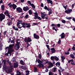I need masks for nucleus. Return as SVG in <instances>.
<instances>
[{"label":"nucleus","mask_w":75,"mask_h":75,"mask_svg":"<svg viewBox=\"0 0 75 75\" xmlns=\"http://www.w3.org/2000/svg\"><path fill=\"white\" fill-rule=\"evenodd\" d=\"M4 41L3 40V38L1 39L0 40V45H2V43Z\"/></svg>","instance_id":"nucleus-31"},{"label":"nucleus","mask_w":75,"mask_h":75,"mask_svg":"<svg viewBox=\"0 0 75 75\" xmlns=\"http://www.w3.org/2000/svg\"><path fill=\"white\" fill-rule=\"evenodd\" d=\"M5 15L3 13L0 14V21L1 22L3 20L5 19Z\"/></svg>","instance_id":"nucleus-6"},{"label":"nucleus","mask_w":75,"mask_h":75,"mask_svg":"<svg viewBox=\"0 0 75 75\" xmlns=\"http://www.w3.org/2000/svg\"><path fill=\"white\" fill-rule=\"evenodd\" d=\"M71 62V63L72 65H75V62H74V60H73V59H71L69 60L68 61V63H69H69H70Z\"/></svg>","instance_id":"nucleus-10"},{"label":"nucleus","mask_w":75,"mask_h":75,"mask_svg":"<svg viewBox=\"0 0 75 75\" xmlns=\"http://www.w3.org/2000/svg\"><path fill=\"white\" fill-rule=\"evenodd\" d=\"M1 8L2 11H3L4 10V5H2L1 6Z\"/></svg>","instance_id":"nucleus-32"},{"label":"nucleus","mask_w":75,"mask_h":75,"mask_svg":"<svg viewBox=\"0 0 75 75\" xmlns=\"http://www.w3.org/2000/svg\"><path fill=\"white\" fill-rule=\"evenodd\" d=\"M37 61L38 64H41V63H42V62L41 61V60H40L39 59H38L37 60Z\"/></svg>","instance_id":"nucleus-33"},{"label":"nucleus","mask_w":75,"mask_h":75,"mask_svg":"<svg viewBox=\"0 0 75 75\" xmlns=\"http://www.w3.org/2000/svg\"><path fill=\"white\" fill-rule=\"evenodd\" d=\"M61 21L62 23H63V24H65L66 21L64 20H61Z\"/></svg>","instance_id":"nucleus-40"},{"label":"nucleus","mask_w":75,"mask_h":75,"mask_svg":"<svg viewBox=\"0 0 75 75\" xmlns=\"http://www.w3.org/2000/svg\"><path fill=\"white\" fill-rule=\"evenodd\" d=\"M48 3H50L51 4H52V1L51 0H47Z\"/></svg>","instance_id":"nucleus-23"},{"label":"nucleus","mask_w":75,"mask_h":75,"mask_svg":"<svg viewBox=\"0 0 75 75\" xmlns=\"http://www.w3.org/2000/svg\"><path fill=\"white\" fill-rule=\"evenodd\" d=\"M65 34H64V33H63L61 35H59V36L61 37V39H62V38H64L65 37Z\"/></svg>","instance_id":"nucleus-16"},{"label":"nucleus","mask_w":75,"mask_h":75,"mask_svg":"<svg viewBox=\"0 0 75 75\" xmlns=\"http://www.w3.org/2000/svg\"><path fill=\"white\" fill-rule=\"evenodd\" d=\"M34 72H37V67H34Z\"/></svg>","instance_id":"nucleus-34"},{"label":"nucleus","mask_w":75,"mask_h":75,"mask_svg":"<svg viewBox=\"0 0 75 75\" xmlns=\"http://www.w3.org/2000/svg\"><path fill=\"white\" fill-rule=\"evenodd\" d=\"M56 25V27L57 26V27H58L59 28V27H60V26H61V24H58Z\"/></svg>","instance_id":"nucleus-45"},{"label":"nucleus","mask_w":75,"mask_h":75,"mask_svg":"<svg viewBox=\"0 0 75 75\" xmlns=\"http://www.w3.org/2000/svg\"><path fill=\"white\" fill-rule=\"evenodd\" d=\"M6 61L4 59L2 61V64L3 63L4 65L3 66V68L4 69V67H6Z\"/></svg>","instance_id":"nucleus-15"},{"label":"nucleus","mask_w":75,"mask_h":75,"mask_svg":"<svg viewBox=\"0 0 75 75\" xmlns=\"http://www.w3.org/2000/svg\"><path fill=\"white\" fill-rule=\"evenodd\" d=\"M3 34H4V35L5 36V37H8L7 34V31H5L3 33Z\"/></svg>","instance_id":"nucleus-22"},{"label":"nucleus","mask_w":75,"mask_h":75,"mask_svg":"<svg viewBox=\"0 0 75 75\" xmlns=\"http://www.w3.org/2000/svg\"><path fill=\"white\" fill-rule=\"evenodd\" d=\"M51 27H54H54H56V24H52L51 25Z\"/></svg>","instance_id":"nucleus-53"},{"label":"nucleus","mask_w":75,"mask_h":75,"mask_svg":"<svg viewBox=\"0 0 75 75\" xmlns=\"http://www.w3.org/2000/svg\"><path fill=\"white\" fill-rule=\"evenodd\" d=\"M69 56L73 59H74V58H75V56L73 54H70Z\"/></svg>","instance_id":"nucleus-24"},{"label":"nucleus","mask_w":75,"mask_h":75,"mask_svg":"<svg viewBox=\"0 0 75 75\" xmlns=\"http://www.w3.org/2000/svg\"><path fill=\"white\" fill-rule=\"evenodd\" d=\"M14 44L10 45L9 47H7L5 48V50H7V49H8V52L11 54V52L13 51V46H14Z\"/></svg>","instance_id":"nucleus-2"},{"label":"nucleus","mask_w":75,"mask_h":75,"mask_svg":"<svg viewBox=\"0 0 75 75\" xmlns=\"http://www.w3.org/2000/svg\"><path fill=\"white\" fill-rule=\"evenodd\" d=\"M3 38V36L1 35V34L0 33V39H2Z\"/></svg>","instance_id":"nucleus-56"},{"label":"nucleus","mask_w":75,"mask_h":75,"mask_svg":"<svg viewBox=\"0 0 75 75\" xmlns=\"http://www.w3.org/2000/svg\"><path fill=\"white\" fill-rule=\"evenodd\" d=\"M26 75H29V71H26Z\"/></svg>","instance_id":"nucleus-51"},{"label":"nucleus","mask_w":75,"mask_h":75,"mask_svg":"<svg viewBox=\"0 0 75 75\" xmlns=\"http://www.w3.org/2000/svg\"><path fill=\"white\" fill-rule=\"evenodd\" d=\"M7 63H8L9 65V66H5V67H4V71H5L6 73L7 74H9V73H10V72H12V66H11V62H10L9 60H8L6 61Z\"/></svg>","instance_id":"nucleus-1"},{"label":"nucleus","mask_w":75,"mask_h":75,"mask_svg":"<svg viewBox=\"0 0 75 75\" xmlns=\"http://www.w3.org/2000/svg\"><path fill=\"white\" fill-rule=\"evenodd\" d=\"M26 25H27V26H26L27 28L30 27V26H31V25H30V23H27V24Z\"/></svg>","instance_id":"nucleus-39"},{"label":"nucleus","mask_w":75,"mask_h":75,"mask_svg":"<svg viewBox=\"0 0 75 75\" xmlns=\"http://www.w3.org/2000/svg\"><path fill=\"white\" fill-rule=\"evenodd\" d=\"M44 62H45V63H43V64H47V63H48V60H45L44 61Z\"/></svg>","instance_id":"nucleus-43"},{"label":"nucleus","mask_w":75,"mask_h":75,"mask_svg":"<svg viewBox=\"0 0 75 75\" xmlns=\"http://www.w3.org/2000/svg\"><path fill=\"white\" fill-rule=\"evenodd\" d=\"M22 27H23V28H25V26L24 25H27V23H25V24H24L23 25H22Z\"/></svg>","instance_id":"nucleus-37"},{"label":"nucleus","mask_w":75,"mask_h":75,"mask_svg":"<svg viewBox=\"0 0 75 75\" xmlns=\"http://www.w3.org/2000/svg\"><path fill=\"white\" fill-rule=\"evenodd\" d=\"M38 57L39 58L41 59V54H39L38 55Z\"/></svg>","instance_id":"nucleus-62"},{"label":"nucleus","mask_w":75,"mask_h":75,"mask_svg":"<svg viewBox=\"0 0 75 75\" xmlns=\"http://www.w3.org/2000/svg\"><path fill=\"white\" fill-rule=\"evenodd\" d=\"M45 18L46 20H48V16H47V14H45Z\"/></svg>","instance_id":"nucleus-36"},{"label":"nucleus","mask_w":75,"mask_h":75,"mask_svg":"<svg viewBox=\"0 0 75 75\" xmlns=\"http://www.w3.org/2000/svg\"><path fill=\"white\" fill-rule=\"evenodd\" d=\"M51 50L52 54H54V53H55V50L54 48H52L51 49Z\"/></svg>","instance_id":"nucleus-21"},{"label":"nucleus","mask_w":75,"mask_h":75,"mask_svg":"<svg viewBox=\"0 0 75 75\" xmlns=\"http://www.w3.org/2000/svg\"><path fill=\"white\" fill-rule=\"evenodd\" d=\"M37 67H39V68H42L43 69H44V65L42 63L39 64L37 66Z\"/></svg>","instance_id":"nucleus-14"},{"label":"nucleus","mask_w":75,"mask_h":75,"mask_svg":"<svg viewBox=\"0 0 75 75\" xmlns=\"http://www.w3.org/2000/svg\"><path fill=\"white\" fill-rule=\"evenodd\" d=\"M52 12H49L48 13V15L50 16V14H52Z\"/></svg>","instance_id":"nucleus-64"},{"label":"nucleus","mask_w":75,"mask_h":75,"mask_svg":"<svg viewBox=\"0 0 75 75\" xmlns=\"http://www.w3.org/2000/svg\"><path fill=\"white\" fill-rule=\"evenodd\" d=\"M53 29L54 30H55L56 31H57V30L55 29V27L54 26L53 27Z\"/></svg>","instance_id":"nucleus-57"},{"label":"nucleus","mask_w":75,"mask_h":75,"mask_svg":"<svg viewBox=\"0 0 75 75\" xmlns=\"http://www.w3.org/2000/svg\"><path fill=\"white\" fill-rule=\"evenodd\" d=\"M61 58L62 62L64 63V59H65V57L64 56H61Z\"/></svg>","instance_id":"nucleus-17"},{"label":"nucleus","mask_w":75,"mask_h":75,"mask_svg":"<svg viewBox=\"0 0 75 75\" xmlns=\"http://www.w3.org/2000/svg\"><path fill=\"white\" fill-rule=\"evenodd\" d=\"M66 18L67 20H71V19H72V18H71V17H66Z\"/></svg>","instance_id":"nucleus-49"},{"label":"nucleus","mask_w":75,"mask_h":75,"mask_svg":"<svg viewBox=\"0 0 75 75\" xmlns=\"http://www.w3.org/2000/svg\"><path fill=\"white\" fill-rule=\"evenodd\" d=\"M54 59H56V60L57 61H58V60H59V58L56 56H55Z\"/></svg>","instance_id":"nucleus-38"},{"label":"nucleus","mask_w":75,"mask_h":75,"mask_svg":"<svg viewBox=\"0 0 75 75\" xmlns=\"http://www.w3.org/2000/svg\"><path fill=\"white\" fill-rule=\"evenodd\" d=\"M20 63L21 65H25L24 62L23 60H21L20 61Z\"/></svg>","instance_id":"nucleus-29"},{"label":"nucleus","mask_w":75,"mask_h":75,"mask_svg":"<svg viewBox=\"0 0 75 75\" xmlns=\"http://www.w3.org/2000/svg\"><path fill=\"white\" fill-rule=\"evenodd\" d=\"M34 14L35 15V17H38V13H34Z\"/></svg>","instance_id":"nucleus-42"},{"label":"nucleus","mask_w":75,"mask_h":75,"mask_svg":"<svg viewBox=\"0 0 75 75\" xmlns=\"http://www.w3.org/2000/svg\"><path fill=\"white\" fill-rule=\"evenodd\" d=\"M12 40H11V38H9V40L8 41V43H9V42H11L12 44H13V43H14L15 42V38H12Z\"/></svg>","instance_id":"nucleus-7"},{"label":"nucleus","mask_w":75,"mask_h":75,"mask_svg":"<svg viewBox=\"0 0 75 75\" xmlns=\"http://www.w3.org/2000/svg\"><path fill=\"white\" fill-rule=\"evenodd\" d=\"M33 37L34 38H35V39H37V40H38L40 38L39 35H37L35 33H34L33 34Z\"/></svg>","instance_id":"nucleus-9"},{"label":"nucleus","mask_w":75,"mask_h":75,"mask_svg":"<svg viewBox=\"0 0 75 75\" xmlns=\"http://www.w3.org/2000/svg\"><path fill=\"white\" fill-rule=\"evenodd\" d=\"M22 21H18V22H17V25L18 26V27L19 28H21V27H20V24L21 25H24V24H25V23L24 22H23L22 23Z\"/></svg>","instance_id":"nucleus-5"},{"label":"nucleus","mask_w":75,"mask_h":75,"mask_svg":"<svg viewBox=\"0 0 75 75\" xmlns=\"http://www.w3.org/2000/svg\"><path fill=\"white\" fill-rule=\"evenodd\" d=\"M16 10L18 13H21L23 9L20 7H18L16 8Z\"/></svg>","instance_id":"nucleus-11"},{"label":"nucleus","mask_w":75,"mask_h":75,"mask_svg":"<svg viewBox=\"0 0 75 75\" xmlns=\"http://www.w3.org/2000/svg\"><path fill=\"white\" fill-rule=\"evenodd\" d=\"M21 68L22 69H25V67H24L23 66H21Z\"/></svg>","instance_id":"nucleus-58"},{"label":"nucleus","mask_w":75,"mask_h":75,"mask_svg":"<svg viewBox=\"0 0 75 75\" xmlns=\"http://www.w3.org/2000/svg\"><path fill=\"white\" fill-rule=\"evenodd\" d=\"M13 28V29H14L15 30H16V31H18V28L17 27H16L15 26H13L12 27Z\"/></svg>","instance_id":"nucleus-30"},{"label":"nucleus","mask_w":75,"mask_h":75,"mask_svg":"<svg viewBox=\"0 0 75 75\" xmlns=\"http://www.w3.org/2000/svg\"><path fill=\"white\" fill-rule=\"evenodd\" d=\"M29 13L30 15H31L32 14V12L31 11V10H29Z\"/></svg>","instance_id":"nucleus-44"},{"label":"nucleus","mask_w":75,"mask_h":75,"mask_svg":"<svg viewBox=\"0 0 75 75\" xmlns=\"http://www.w3.org/2000/svg\"><path fill=\"white\" fill-rule=\"evenodd\" d=\"M23 10L25 11H27L29 10V8H28V6H27L26 7H24L23 8Z\"/></svg>","instance_id":"nucleus-12"},{"label":"nucleus","mask_w":75,"mask_h":75,"mask_svg":"<svg viewBox=\"0 0 75 75\" xmlns=\"http://www.w3.org/2000/svg\"><path fill=\"white\" fill-rule=\"evenodd\" d=\"M12 7L15 10V9L16 8V7H17V6L15 5L14 4H13Z\"/></svg>","instance_id":"nucleus-28"},{"label":"nucleus","mask_w":75,"mask_h":75,"mask_svg":"<svg viewBox=\"0 0 75 75\" xmlns=\"http://www.w3.org/2000/svg\"><path fill=\"white\" fill-rule=\"evenodd\" d=\"M56 69H57V68H54V70H53V72H55V71H56Z\"/></svg>","instance_id":"nucleus-60"},{"label":"nucleus","mask_w":75,"mask_h":75,"mask_svg":"<svg viewBox=\"0 0 75 75\" xmlns=\"http://www.w3.org/2000/svg\"><path fill=\"white\" fill-rule=\"evenodd\" d=\"M20 43V40H18L15 46V50H18L20 48V46L19 45Z\"/></svg>","instance_id":"nucleus-3"},{"label":"nucleus","mask_w":75,"mask_h":75,"mask_svg":"<svg viewBox=\"0 0 75 75\" xmlns=\"http://www.w3.org/2000/svg\"><path fill=\"white\" fill-rule=\"evenodd\" d=\"M74 6H75V4H72V9H73V8H74Z\"/></svg>","instance_id":"nucleus-63"},{"label":"nucleus","mask_w":75,"mask_h":75,"mask_svg":"<svg viewBox=\"0 0 75 75\" xmlns=\"http://www.w3.org/2000/svg\"><path fill=\"white\" fill-rule=\"evenodd\" d=\"M72 10L71 9H67V10H66L65 11V13L67 14H69V13H72Z\"/></svg>","instance_id":"nucleus-8"},{"label":"nucleus","mask_w":75,"mask_h":75,"mask_svg":"<svg viewBox=\"0 0 75 75\" xmlns=\"http://www.w3.org/2000/svg\"><path fill=\"white\" fill-rule=\"evenodd\" d=\"M11 4V3H10L8 4V6H9V7L10 8H11V7H13V4L12 5Z\"/></svg>","instance_id":"nucleus-25"},{"label":"nucleus","mask_w":75,"mask_h":75,"mask_svg":"<svg viewBox=\"0 0 75 75\" xmlns=\"http://www.w3.org/2000/svg\"><path fill=\"white\" fill-rule=\"evenodd\" d=\"M48 64V68H51L53 66V64L51 62H50Z\"/></svg>","instance_id":"nucleus-19"},{"label":"nucleus","mask_w":75,"mask_h":75,"mask_svg":"<svg viewBox=\"0 0 75 75\" xmlns=\"http://www.w3.org/2000/svg\"><path fill=\"white\" fill-rule=\"evenodd\" d=\"M65 54H66L67 55H68V54H69V52L67 51V52H65Z\"/></svg>","instance_id":"nucleus-59"},{"label":"nucleus","mask_w":75,"mask_h":75,"mask_svg":"<svg viewBox=\"0 0 75 75\" xmlns=\"http://www.w3.org/2000/svg\"><path fill=\"white\" fill-rule=\"evenodd\" d=\"M44 9L45 10H48V7L46 6H45V7L44 8Z\"/></svg>","instance_id":"nucleus-47"},{"label":"nucleus","mask_w":75,"mask_h":75,"mask_svg":"<svg viewBox=\"0 0 75 75\" xmlns=\"http://www.w3.org/2000/svg\"><path fill=\"white\" fill-rule=\"evenodd\" d=\"M4 14L6 15L9 18H10V14H9L8 11H6L4 12Z\"/></svg>","instance_id":"nucleus-13"},{"label":"nucleus","mask_w":75,"mask_h":75,"mask_svg":"<svg viewBox=\"0 0 75 75\" xmlns=\"http://www.w3.org/2000/svg\"><path fill=\"white\" fill-rule=\"evenodd\" d=\"M30 6L32 7V8H35V5H34L33 4H31Z\"/></svg>","instance_id":"nucleus-35"},{"label":"nucleus","mask_w":75,"mask_h":75,"mask_svg":"<svg viewBox=\"0 0 75 75\" xmlns=\"http://www.w3.org/2000/svg\"><path fill=\"white\" fill-rule=\"evenodd\" d=\"M41 17L42 19H44L45 18V14H44L42 12H41Z\"/></svg>","instance_id":"nucleus-18"},{"label":"nucleus","mask_w":75,"mask_h":75,"mask_svg":"<svg viewBox=\"0 0 75 75\" xmlns=\"http://www.w3.org/2000/svg\"><path fill=\"white\" fill-rule=\"evenodd\" d=\"M61 39L59 38V41L58 42V44H60V43H61Z\"/></svg>","instance_id":"nucleus-48"},{"label":"nucleus","mask_w":75,"mask_h":75,"mask_svg":"<svg viewBox=\"0 0 75 75\" xmlns=\"http://www.w3.org/2000/svg\"><path fill=\"white\" fill-rule=\"evenodd\" d=\"M55 59V57L54 56H52L51 57V59H52V60H54Z\"/></svg>","instance_id":"nucleus-46"},{"label":"nucleus","mask_w":75,"mask_h":75,"mask_svg":"<svg viewBox=\"0 0 75 75\" xmlns=\"http://www.w3.org/2000/svg\"><path fill=\"white\" fill-rule=\"evenodd\" d=\"M72 49L73 50V51H75V47L74 46H73L72 48Z\"/></svg>","instance_id":"nucleus-61"},{"label":"nucleus","mask_w":75,"mask_h":75,"mask_svg":"<svg viewBox=\"0 0 75 75\" xmlns=\"http://www.w3.org/2000/svg\"><path fill=\"white\" fill-rule=\"evenodd\" d=\"M59 68L61 70L62 72H63V71H64V70L62 68V67H59Z\"/></svg>","instance_id":"nucleus-50"},{"label":"nucleus","mask_w":75,"mask_h":75,"mask_svg":"<svg viewBox=\"0 0 75 75\" xmlns=\"http://www.w3.org/2000/svg\"><path fill=\"white\" fill-rule=\"evenodd\" d=\"M47 11H48L49 12H52V9L51 8L48 9V10H47Z\"/></svg>","instance_id":"nucleus-55"},{"label":"nucleus","mask_w":75,"mask_h":75,"mask_svg":"<svg viewBox=\"0 0 75 75\" xmlns=\"http://www.w3.org/2000/svg\"><path fill=\"white\" fill-rule=\"evenodd\" d=\"M24 41L25 42L27 43L30 42H31L32 40H31V38H30L25 37L24 39Z\"/></svg>","instance_id":"nucleus-4"},{"label":"nucleus","mask_w":75,"mask_h":75,"mask_svg":"<svg viewBox=\"0 0 75 75\" xmlns=\"http://www.w3.org/2000/svg\"><path fill=\"white\" fill-rule=\"evenodd\" d=\"M18 63H14V64L13 67L15 68H17V67H18Z\"/></svg>","instance_id":"nucleus-20"},{"label":"nucleus","mask_w":75,"mask_h":75,"mask_svg":"<svg viewBox=\"0 0 75 75\" xmlns=\"http://www.w3.org/2000/svg\"><path fill=\"white\" fill-rule=\"evenodd\" d=\"M7 24L8 25H11V21L10 20L8 21Z\"/></svg>","instance_id":"nucleus-26"},{"label":"nucleus","mask_w":75,"mask_h":75,"mask_svg":"<svg viewBox=\"0 0 75 75\" xmlns=\"http://www.w3.org/2000/svg\"><path fill=\"white\" fill-rule=\"evenodd\" d=\"M67 7H68V5H66V6H64V5L63 6V7L64 8H65V10L67 9Z\"/></svg>","instance_id":"nucleus-41"},{"label":"nucleus","mask_w":75,"mask_h":75,"mask_svg":"<svg viewBox=\"0 0 75 75\" xmlns=\"http://www.w3.org/2000/svg\"><path fill=\"white\" fill-rule=\"evenodd\" d=\"M49 75H53V74H52V73L51 72V71H50L49 72Z\"/></svg>","instance_id":"nucleus-52"},{"label":"nucleus","mask_w":75,"mask_h":75,"mask_svg":"<svg viewBox=\"0 0 75 75\" xmlns=\"http://www.w3.org/2000/svg\"><path fill=\"white\" fill-rule=\"evenodd\" d=\"M60 62H57L56 64V65L57 67H59L60 66Z\"/></svg>","instance_id":"nucleus-27"},{"label":"nucleus","mask_w":75,"mask_h":75,"mask_svg":"<svg viewBox=\"0 0 75 75\" xmlns=\"http://www.w3.org/2000/svg\"><path fill=\"white\" fill-rule=\"evenodd\" d=\"M28 3L29 4H30V6L32 4L31 3V2L30 1H28Z\"/></svg>","instance_id":"nucleus-54"}]
</instances>
